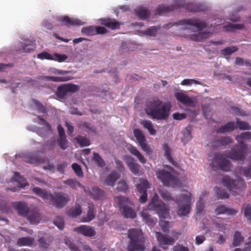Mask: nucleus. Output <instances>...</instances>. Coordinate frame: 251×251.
<instances>
[{"instance_id":"f257e3e1","label":"nucleus","mask_w":251,"mask_h":251,"mask_svg":"<svg viewBox=\"0 0 251 251\" xmlns=\"http://www.w3.org/2000/svg\"><path fill=\"white\" fill-rule=\"evenodd\" d=\"M146 114L153 119L166 120L171 110L169 103H163L162 100L154 99L149 100L145 109Z\"/></svg>"},{"instance_id":"f03ea898","label":"nucleus","mask_w":251,"mask_h":251,"mask_svg":"<svg viewBox=\"0 0 251 251\" xmlns=\"http://www.w3.org/2000/svg\"><path fill=\"white\" fill-rule=\"evenodd\" d=\"M32 191L43 199L50 200L54 206L58 208L64 207L70 200L68 195L62 192L52 194L37 187L33 188Z\"/></svg>"},{"instance_id":"7ed1b4c3","label":"nucleus","mask_w":251,"mask_h":251,"mask_svg":"<svg viewBox=\"0 0 251 251\" xmlns=\"http://www.w3.org/2000/svg\"><path fill=\"white\" fill-rule=\"evenodd\" d=\"M185 6V2L184 0H176L175 5L170 6H159L154 11L155 15H162L167 13L170 11H173L175 9ZM185 9L190 12H197L199 11H206L207 7L203 4L192 3H188L185 5Z\"/></svg>"},{"instance_id":"20e7f679","label":"nucleus","mask_w":251,"mask_h":251,"mask_svg":"<svg viewBox=\"0 0 251 251\" xmlns=\"http://www.w3.org/2000/svg\"><path fill=\"white\" fill-rule=\"evenodd\" d=\"M128 238L130 239L127 246L128 251H143L145 249L143 232L136 229L128 230Z\"/></svg>"},{"instance_id":"39448f33","label":"nucleus","mask_w":251,"mask_h":251,"mask_svg":"<svg viewBox=\"0 0 251 251\" xmlns=\"http://www.w3.org/2000/svg\"><path fill=\"white\" fill-rule=\"evenodd\" d=\"M174 201L177 204V210L178 216L187 215L191 208V194L186 191L177 197Z\"/></svg>"},{"instance_id":"423d86ee","label":"nucleus","mask_w":251,"mask_h":251,"mask_svg":"<svg viewBox=\"0 0 251 251\" xmlns=\"http://www.w3.org/2000/svg\"><path fill=\"white\" fill-rule=\"evenodd\" d=\"M210 166L214 171L228 172L230 169L231 164L222 153L218 152L214 154Z\"/></svg>"},{"instance_id":"0eeeda50","label":"nucleus","mask_w":251,"mask_h":251,"mask_svg":"<svg viewBox=\"0 0 251 251\" xmlns=\"http://www.w3.org/2000/svg\"><path fill=\"white\" fill-rule=\"evenodd\" d=\"M248 145L244 142H240L234 146L227 153V157L236 161H244L247 153Z\"/></svg>"},{"instance_id":"6e6552de","label":"nucleus","mask_w":251,"mask_h":251,"mask_svg":"<svg viewBox=\"0 0 251 251\" xmlns=\"http://www.w3.org/2000/svg\"><path fill=\"white\" fill-rule=\"evenodd\" d=\"M156 175L164 185L175 187L181 185V182L179 179L171 173L164 170L157 171Z\"/></svg>"},{"instance_id":"1a4fd4ad","label":"nucleus","mask_w":251,"mask_h":251,"mask_svg":"<svg viewBox=\"0 0 251 251\" xmlns=\"http://www.w3.org/2000/svg\"><path fill=\"white\" fill-rule=\"evenodd\" d=\"M148 208L156 211L159 216L163 219L166 218L169 214L168 209L163 202L159 201L158 196L156 194H155L151 199L148 205Z\"/></svg>"},{"instance_id":"9d476101","label":"nucleus","mask_w":251,"mask_h":251,"mask_svg":"<svg viewBox=\"0 0 251 251\" xmlns=\"http://www.w3.org/2000/svg\"><path fill=\"white\" fill-rule=\"evenodd\" d=\"M222 183L230 191L236 193H237V191H242L246 186V183L243 178L237 177L234 180L227 176L223 177Z\"/></svg>"},{"instance_id":"9b49d317","label":"nucleus","mask_w":251,"mask_h":251,"mask_svg":"<svg viewBox=\"0 0 251 251\" xmlns=\"http://www.w3.org/2000/svg\"><path fill=\"white\" fill-rule=\"evenodd\" d=\"M119 208L122 214L126 218L133 219L136 217V214L133 209L128 205L129 202L127 198L123 196L115 198Z\"/></svg>"},{"instance_id":"f8f14e48","label":"nucleus","mask_w":251,"mask_h":251,"mask_svg":"<svg viewBox=\"0 0 251 251\" xmlns=\"http://www.w3.org/2000/svg\"><path fill=\"white\" fill-rule=\"evenodd\" d=\"M79 89V87L77 85L72 83L64 84L57 87L55 95L59 99H63L69 93H75Z\"/></svg>"},{"instance_id":"ddd939ff","label":"nucleus","mask_w":251,"mask_h":251,"mask_svg":"<svg viewBox=\"0 0 251 251\" xmlns=\"http://www.w3.org/2000/svg\"><path fill=\"white\" fill-rule=\"evenodd\" d=\"M179 24L186 25L187 29L201 30L206 27L205 24L197 19H189L179 21Z\"/></svg>"},{"instance_id":"4468645a","label":"nucleus","mask_w":251,"mask_h":251,"mask_svg":"<svg viewBox=\"0 0 251 251\" xmlns=\"http://www.w3.org/2000/svg\"><path fill=\"white\" fill-rule=\"evenodd\" d=\"M133 134L142 150L146 154H150L152 151V150L147 143L146 137L143 132L140 129L135 128L133 129Z\"/></svg>"},{"instance_id":"2eb2a0df","label":"nucleus","mask_w":251,"mask_h":251,"mask_svg":"<svg viewBox=\"0 0 251 251\" xmlns=\"http://www.w3.org/2000/svg\"><path fill=\"white\" fill-rule=\"evenodd\" d=\"M56 20L62 25L68 27L73 25H81L84 24V22L78 19L70 18L67 16L57 17Z\"/></svg>"},{"instance_id":"dca6fc26","label":"nucleus","mask_w":251,"mask_h":251,"mask_svg":"<svg viewBox=\"0 0 251 251\" xmlns=\"http://www.w3.org/2000/svg\"><path fill=\"white\" fill-rule=\"evenodd\" d=\"M176 100L184 105L190 107H194L196 104V101L194 98H191L182 93L178 92L175 94Z\"/></svg>"},{"instance_id":"f3484780","label":"nucleus","mask_w":251,"mask_h":251,"mask_svg":"<svg viewBox=\"0 0 251 251\" xmlns=\"http://www.w3.org/2000/svg\"><path fill=\"white\" fill-rule=\"evenodd\" d=\"M74 231L85 236L91 237L96 234V232L94 227L87 225H81L74 228Z\"/></svg>"},{"instance_id":"a211bd4d","label":"nucleus","mask_w":251,"mask_h":251,"mask_svg":"<svg viewBox=\"0 0 251 251\" xmlns=\"http://www.w3.org/2000/svg\"><path fill=\"white\" fill-rule=\"evenodd\" d=\"M11 181L18 182L19 186L13 187L11 188H7V191L11 190L13 192H16L19 190V188H23L28 185L26 180L21 176L18 172H15L14 176L11 178Z\"/></svg>"},{"instance_id":"6ab92c4d","label":"nucleus","mask_w":251,"mask_h":251,"mask_svg":"<svg viewBox=\"0 0 251 251\" xmlns=\"http://www.w3.org/2000/svg\"><path fill=\"white\" fill-rule=\"evenodd\" d=\"M12 206L17 210L18 213L19 215L25 218L30 211L27 204L25 202L21 201L12 202Z\"/></svg>"},{"instance_id":"aec40b11","label":"nucleus","mask_w":251,"mask_h":251,"mask_svg":"<svg viewBox=\"0 0 251 251\" xmlns=\"http://www.w3.org/2000/svg\"><path fill=\"white\" fill-rule=\"evenodd\" d=\"M101 24L112 30L119 29L122 25L115 19L110 18L101 19Z\"/></svg>"},{"instance_id":"412c9836","label":"nucleus","mask_w":251,"mask_h":251,"mask_svg":"<svg viewBox=\"0 0 251 251\" xmlns=\"http://www.w3.org/2000/svg\"><path fill=\"white\" fill-rule=\"evenodd\" d=\"M156 236L159 245H172L174 242V239L163 235L160 232H156Z\"/></svg>"},{"instance_id":"4be33fe9","label":"nucleus","mask_w":251,"mask_h":251,"mask_svg":"<svg viewBox=\"0 0 251 251\" xmlns=\"http://www.w3.org/2000/svg\"><path fill=\"white\" fill-rule=\"evenodd\" d=\"M26 218L31 223L37 224L41 220V217L39 212L35 209H30Z\"/></svg>"},{"instance_id":"5701e85b","label":"nucleus","mask_w":251,"mask_h":251,"mask_svg":"<svg viewBox=\"0 0 251 251\" xmlns=\"http://www.w3.org/2000/svg\"><path fill=\"white\" fill-rule=\"evenodd\" d=\"M25 162L31 164H41L45 162V159L42 157L38 156L31 153L27 154L24 157Z\"/></svg>"},{"instance_id":"b1692460","label":"nucleus","mask_w":251,"mask_h":251,"mask_svg":"<svg viewBox=\"0 0 251 251\" xmlns=\"http://www.w3.org/2000/svg\"><path fill=\"white\" fill-rule=\"evenodd\" d=\"M126 163L132 173L135 175L139 173L140 165L136 162L133 157L127 158L126 160Z\"/></svg>"},{"instance_id":"393cba45","label":"nucleus","mask_w":251,"mask_h":251,"mask_svg":"<svg viewBox=\"0 0 251 251\" xmlns=\"http://www.w3.org/2000/svg\"><path fill=\"white\" fill-rule=\"evenodd\" d=\"M237 210L226 207L225 205H221L218 206L215 212L216 214H226L228 215H235L237 213Z\"/></svg>"},{"instance_id":"a878e982","label":"nucleus","mask_w":251,"mask_h":251,"mask_svg":"<svg viewBox=\"0 0 251 251\" xmlns=\"http://www.w3.org/2000/svg\"><path fill=\"white\" fill-rule=\"evenodd\" d=\"M22 49L19 50L20 53H30L35 49L34 41H30L22 43L21 45Z\"/></svg>"},{"instance_id":"bb28decb","label":"nucleus","mask_w":251,"mask_h":251,"mask_svg":"<svg viewBox=\"0 0 251 251\" xmlns=\"http://www.w3.org/2000/svg\"><path fill=\"white\" fill-rule=\"evenodd\" d=\"M77 126L78 128L88 133H96V127L89 122L81 121L78 123Z\"/></svg>"},{"instance_id":"cd10ccee","label":"nucleus","mask_w":251,"mask_h":251,"mask_svg":"<svg viewBox=\"0 0 251 251\" xmlns=\"http://www.w3.org/2000/svg\"><path fill=\"white\" fill-rule=\"evenodd\" d=\"M211 33L209 32H199L191 35L190 39L194 41L202 42L205 39L211 35Z\"/></svg>"},{"instance_id":"c85d7f7f","label":"nucleus","mask_w":251,"mask_h":251,"mask_svg":"<svg viewBox=\"0 0 251 251\" xmlns=\"http://www.w3.org/2000/svg\"><path fill=\"white\" fill-rule=\"evenodd\" d=\"M120 175L116 171H113L109 174L105 180L107 185L114 186L115 182L119 178Z\"/></svg>"},{"instance_id":"c756f323","label":"nucleus","mask_w":251,"mask_h":251,"mask_svg":"<svg viewBox=\"0 0 251 251\" xmlns=\"http://www.w3.org/2000/svg\"><path fill=\"white\" fill-rule=\"evenodd\" d=\"M128 151L134 156H136L138 159V160L142 164L146 163V159L140 152L137 149V148L133 146H130L128 148Z\"/></svg>"},{"instance_id":"7c9ffc66","label":"nucleus","mask_w":251,"mask_h":251,"mask_svg":"<svg viewBox=\"0 0 251 251\" xmlns=\"http://www.w3.org/2000/svg\"><path fill=\"white\" fill-rule=\"evenodd\" d=\"M150 187V183L146 179H140L139 183L136 185V189L139 193H147V189Z\"/></svg>"},{"instance_id":"2f4dec72","label":"nucleus","mask_w":251,"mask_h":251,"mask_svg":"<svg viewBox=\"0 0 251 251\" xmlns=\"http://www.w3.org/2000/svg\"><path fill=\"white\" fill-rule=\"evenodd\" d=\"M95 217L94 205L92 203L88 204V210L87 216L83 218V221L84 222H89L94 219Z\"/></svg>"},{"instance_id":"473e14b6","label":"nucleus","mask_w":251,"mask_h":251,"mask_svg":"<svg viewBox=\"0 0 251 251\" xmlns=\"http://www.w3.org/2000/svg\"><path fill=\"white\" fill-rule=\"evenodd\" d=\"M235 127L234 122H229L219 128L217 131L218 132L224 133L233 131Z\"/></svg>"},{"instance_id":"72a5a7b5","label":"nucleus","mask_w":251,"mask_h":251,"mask_svg":"<svg viewBox=\"0 0 251 251\" xmlns=\"http://www.w3.org/2000/svg\"><path fill=\"white\" fill-rule=\"evenodd\" d=\"M38 241L40 249L43 251H45L48 249L50 244L52 242V240L50 238L42 237L39 238Z\"/></svg>"},{"instance_id":"f704fd0d","label":"nucleus","mask_w":251,"mask_h":251,"mask_svg":"<svg viewBox=\"0 0 251 251\" xmlns=\"http://www.w3.org/2000/svg\"><path fill=\"white\" fill-rule=\"evenodd\" d=\"M104 195V192L97 186L92 188L90 192V197L95 200L101 199Z\"/></svg>"},{"instance_id":"c9c22d12","label":"nucleus","mask_w":251,"mask_h":251,"mask_svg":"<svg viewBox=\"0 0 251 251\" xmlns=\"http://www.w3.org/2000/svg\"><path fill=\"white\" fill-rule=\"evenodd\" d=\"M136 15L141 20H145L148 18L151 14L149 10L143 7H139L135 10Z\"/></svg>"},{"instance_id":"e433bc0d","label":"nucleus","mask_w":251,"mask_h":251,"mask_svg":"<svg viewBox=\"0 0 251 251\" xmlns=\"http://www.w3.org/2000/svg\"><path fill=\"white\" fill-rule=\"evenodd\" d=\"M34 240L31 237H21L18 239L17 244L19 246H31L34 244Z\"/></svg>"},{"instance_id":"4c0bfd02","label":"nucleus","mask_w":251,"mask_h":251,"mask_svg":"<svg viewBox=\"0 0 251 251\" xmlns=\"http://www.w3.org/2000/svg\"><path fill=\"white\" fill-rule=\"evenodd\" d=\"M141 215L144 221L149 226H153L156 224L157 219L151 218L146 212L143 211L141 212Z\"/></svg>"},{"instance_id":"58836bf2","label":"nucleus","mask_w":251,"mask_h":251,"mask_svg":"<svg viewBox=\"0 0 251 251\" xmlns=\"http://www.w3.org/2000/svg\"><path fill=\"white\" fill-rule=\"evenodd\" d=\"M140 124L143 127L148 130L151 135H155L156 130L153 128L152 122L150 120H143L140 122Z\"/></svg>"},{"instance_id":"ea45409f","label":"nucleus","mask_w":251,"mask_h":251,"mask_svg":"<svg viewBox=\"0 0 251 251\" xmlns=\"http://www.w3.org/2000/svg\"><path fill=\"white\" fill-rule=\"evenodd\" d=\"M45 78L51 80L54 82H63L70 80L72 79V77L69 76H46L44 77Z\"/></svg>"},{"instance_id":"a19ab883","label":"nucleus","mask_w":251,"mask_h":251,"mask_svg":"<svg viewBox=\"0 0 251 251\" xmlns=\"http://www.w3.org/2000/svg\"><path fill=\"white\" fill-rule=\"evenodd\" d=\"M244 238L241 235L240 232L236 231L235 232L232 246L233 247H237L240 245V244L243 241Z\"/></svg>"},{"instance_id":"79ce46f5","label":"nucleus","mask_w":251,"mask_h":251,"mask_svg":"<svg viewBox=\"0 0 251 251\" xmlns=\"http://www.w3.org/2000/svg\"><path fill=\"white\" fill-rule=\"evenodd\" d=\"M236 140L239 143L240 142H243V140H249L251 139V132L247 131L241 133L235 137Z\"/></svg>"},{"instance_id":"37998d69","label":"nucleus","mask_w":251,"mask_h":251,"mask_svg":"<svg viewBox=\"0 0 251 251\" xmlns=\"http://www.w3.org/2000/svg\"><path fill=\"white\" fill-rule=\"evenodd\" d=\"M96 29H95V26L93 25L83 27L81 28V33L87 36H94L96 35Z\"/></svg>"},{"instance_id":"c03bdc74","label":"nucleus","mask_w":251,"mask_h":251,"mask_svg":"<svg viewBox=\"0 0 251 251\" xmlns=\"http://www.w3.org/2000/svg\"><path fill=\"white\" fill-rule=\"evenodd\" d=\"M159 193L162 198L165 201H174V200L177 198H173L169 192L164 189H159Z\"/></svg>"},{"instance_id":"a18cd8bd","label":"nucleus","mask_w":251,"mask_h":251,"mask_svg":"<svg viewBox=\"0 0 251 251\" xmlns=\"http://www.w3.org/2000/svg\"><path fill=\"white\" fill-rule=\"evenodd\" d=\"M63 183L69 185L73 189H75L77 187H82L81 183L75 179H68L67 180H64Z\"/></svg>"},{"instance_id":"49530a36","label":"nucleus","mask_w":251,"mask_h":251,"mask_svg":"<svg viewBox=\"0 0 251 251\" xmlns=\"http://www.w3.org/2000/svg\"><path fill=\"white\" fill-rule=\"evenodd\" d=\"M92 160L97 164L98 166L100 167H103L105 165L104 160L101 157L99 154L97 152H94L93 153V157L92 158Z\"/></svg>"},{"instance_id":"de8ad7c7","label":"nucleus","mask_w":251,"mask_h":251,"mask_svg":"<svg viewBox=\"0 0 251 251\" xmlns=\"http://www.w3.org/2000/svg\"><path fill=\"white\" fill-rule=\"evenodd\" d=\"M214 190L219 199H226L228 198L229 196V194L227 193L224 189H221L218 187H215L214 188Z\"/></svg>"},{"instance_id":"09e8293b","label":"nucleus","mask_w":251,"mask_h":251,"mask_svg":"<svg viewBox=\"0 0 251 251\" xmlns=\"http://www.w3.org/2000/svg\"><path fill=\"white\" fill-rule=\"evenodd\" d=\"M238 49L236 46L226 47L221 50V53L224 56L229 55L237 51Z\"/></svg>"},{"instance_id":"8fccbe9b","label":"nucleus","mask_w":251,"mask_h":251,"mask_svg":"<svg viewBox=\"0 0 251 251\" xmlns=\"http://www.w3.org/2000/svg\"><path fill=\"white\" fill-rule=\"evenodd\" d=\"M237 126L240 130H250L251 129V126L249 124L245 121H242L239 119H236Z\"/></svg>"},{"instance_id":"3c124183","label":"nucleus","mask_w":251,"mask_h":251,"mask_svg":"<svg viewBox=\"0 0 251 251\" xmlns=\"http://www.w3.org/2000/svg\"><path fill=\"white\" fill-rule=\"evenodd\" d=\"M57 143L59 147L62 150L66 149L68 147V142L66 136L59 137Z\"/></svg>"},{"instance_id":"603ef678","label":"nucleus","mask_w":251,"mask_h":251,"mask_svg":"<svg viewBox=\"0 0 251 251\" xmlns=\"http://www.w3.org/2000/svg\"><path fill=\"white\" fill-rule=\"evenodd\" d=\"M12 203L10 204L3 202L0 204V210L2 213L9 214L12 212Z\"/></svg>"},{"instance_id":"864d4df0","label":"nucleus","mask_w":251,"mask_h":251,"mask_svg":"<svg viewBox=\"0 0 251 251\" xmlns=\"http://www.w3.org/2000/svg\"><path fill=\"white\" fill-rule=\"evenodd\" d=\"M82 210L79 205L75 206V208L72 209L68 211V214L73 217H76L81 213Z\"/></svg>"},{"instance_id":"5fc2aeb1","label":"nucleus","mask_w":251,"mask_h":251,"mask_svg":"<svg viewBox=\"0 0 251 251\" xmlns=\"http://www.w3.org/2000/svg\"><path fill=\"white\" fill-rule=\"evenodd\" d=\"M117 188L119 191L126 193L128 191V185L124 180L120 181L117 184Z\"/></svg>"},{"instance_id":"6e6d98bb","label":"nucleus","mask_w":251,"mask_h":251,"mask_svg":"<svg viewBox=\"0 0 251 251\" xmlns=\"http://www.w3.org/2000/svg\"><path fill=\"white\" fill-rule=\"evenodd\" d=\"M75 139L81 147L87 146L90 144L89 140L85 137L78 136Z\"/></svg>"},{"instance_id":"4d7b16f0","label":"nucleus","mask_w":251,"mask_h":251,"mask_svg":"<svg viewBox=\"0 0 251 251\" xmlns=\"http://www.w3.org/2000/svg\"><path fill=\"white\" fill-rule=\"evenodd\" d=\"M158 28L155 26H152L149 27L144 31V33L150 36H155L158 31Z\"/></svg>"},{"instance_id":"13d9d810","label":"nucleus","mask_w":251,"mask_h":251,"mask_svg":"<svg viewBox=\"0 0 251 251\" xmlns=\"http://www.w3.org/2000/svg\"><path fill=\"white\" fill-rule=\"evenodd\" d=\"M72 168L75 174L78 177H82L83 176V172L81 167L77 163H74L72 165Z\"/></svg>"},{"instance_id":"bf43d9fd","label":"nucleus","mask_w":251,"mask_h":251,"mask_svg":"<svg viewBox=\"0 0 251 251\" xmlns=\"http://www.w3.org/2000/svg\"><path fill=\"white\" fill-rule=\"evenodd\" d=\"M162 147L164 151H165V155L166 156L168 160L170 162L172 161L173 158L171 154V149L169 147L168 145L166 143H164L163 144Z\"/></svg>"},{"instance_id":"052dcab7","label":"nucleus","mask_w":251,"mask_h":251,"mask_svg":"<svg viewBox=\"0 0 251 251\" xmlns=\"http://www.w3.org/2000/svg\"><path fill=\"white\" fill-rule=\"evenodd\" d=\"M33 102L39 112L42 113H46L47 112V108L39 101L34 100H33Z\"/></svg>"},{"instance_id":"680f3d73","label":"nucleus","mask_w":251,"mask_h":251,"mask_svg":"<svg viewBox=\"0 0 251 251\" xmlns=\"http://www.w3.org/2000/svg\"><path fill=\"white\" fill-rule=\"evenodd\" d=\"M37 58L40 59L53 60L54 57L49 52L46 51L42 52L37 54Z\"/></svg>"},{"instance_id":"e2e57ef3","label":"nucleus","mask_w":251,"mask_h":251,"mask_svg":"<svg viewBox=\"0 0 251 251\" xmlns=\"http://www.w3.org/2000/svg\"><path fill=\"white\" fill-rule=\"evenodd\" d=\"M53 223L59 229L61 230L63 229L64 227V220L61 217H57L55 219Z\"/></svg>"},{"instance_id":"0e129e2a","label":"nucleus","mask_w":251,"mask_h":251,"mask_svg":"<svg viewBox=\"0 0 251 251\" xmlns=\"http://www.w3.org/2000/svg\"><path fill=\"white\" fill-rule=\"evenodd\" d=\"M200 82L194 79H184L181 82L182 85L189 86L192 84H200Z\"/></svg>"},{"instance_id":"69168bd1","label":"nucleus","mask_w":251,"mask_h":251,"mask_svg":"<svg viewBox=\"0 0 251 251\" xmlns=\"http://www.w3.org/2000/svg\"><path fill=\"white\" fill-rule=\"evenodd\" d=\"M182 133L183 135L182 141L183 142L184 144H185L192 139L191 132L188 129H186Z\"/></svg>"},{"instance_id":"338daca9","label":"nucleus","mask_w":251,"mask_h":251,"mask_svg":"<svg viewBox=\"0 0 251 251\" xmlns=\"http://www.w3.org/2000/svg\"><path fill=\"white\" fill-rule=\"evenodd\" d=\"M240 173L246 177L251 176V167H241Z\"/></svg>"},{"instance_id":"774afa93","label":"nucleus","mask_w":251,"mask_h":251,"mask_svg":"<svg viewBox=\"0 0 251 251\" xmlns=\"http://www.w3.org/2000/svg\"><path fill=\"white\" fill-rule=\"evenodd\" d=\"M244 215L248 220L251 222V205L250 204L246 205L244 211Z\"/></svg>"}]
</instances>
